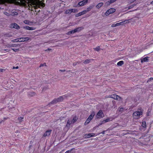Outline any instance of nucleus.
Instances as JSON below:
<instances>
[{
	"label": "nucleus",
	"instance_id": "58836bf2",
	"mask_svg": "<svg viewBox=\"0 0 153 153\" xmlns=\"http://www.w3.org/2000/svg\"><path fill=\"white\" fill-rule=\"evenodd\" d=\"M11 49L15 52H17L19 51V49H15L14 48H12Z\"/></svg>",
	"mask_w": 153,
	"mask_h": 153
},
{
	"label": "nucleus",
	"instance_id": "052dcab7",
	"mask_svg": "<svg viewBox=\"0 0 153 153\" xmlns=\"http://www.w3.org/2000/svg\"><path fill=\"white\" fill-rule=\"evenodd\" d=\"M39 12H40V10H39Z\"/></svg>",
	"mask_w": 153,
	"mask_h": 153
},
{
	"label": "nucleus",
	"instance_id": "e433bc0d",
	"mask_svg": "<svg viewBox=\"0 0 153 153\" xmlns=\"http://www.w3.org/2000/svg\"><path fill=\"white\" fill-rule=\"evenodd\" d=\"M77 63L78 64H79L80 63V62L78 61L77 62H75L73 63V65L74 66H76L77 65Z\"/></svg>",
	"mask_w": 153,
	"mask_h": 153
},
{
	"label": "nucleus",
	"instance_id": "f03ea898",
	"mask_svg": "<svg viewBox=\"0 0 153 153\" xmlns=\"http://www.w3.org/2000/svg\"><path fill=\"white\" fill-rule=\"evenodd\" d=\"M84 28L82 27H80L76 28L74 30H71L70 31H68L67 33V34L70 35L71 34L77 32H79L81 31V30L82 29H83Z\"/></svg>",
	"mask_w": 153,
	"mask_h": 153
},
{
	"label": "nucleus",
	"instance_id": "412c9836",
	"mask_svg": "<svg viewBox=\"0 0 153 153\" xmlns=\"http://www.w3.org/2000/svg\"><path fill=\"white\" fill-rule=\"evenodd\" d=\"M110 118H108L107 119L105 120H103L102 121V123H106L108 122H109V121H110Z\"/></svg>",
	"mask_w": 153,
	"mask_h": 153
},
{
	"label": "nucleus",
	"instance_id": "ea45409f",
	"mask_svg": "<svg viewBox=\"0 0 153 153\" xmlns=\"http://www.w3.org/2000/svg\"><path fill=\"white\" fill-rule=\"evenodd\" d=\"M82 1L84 2V4H85L88 2V0H83Z\"/></svg>",
	"mask_w": 153,
	"mask_h": 153
},
{
	"label": "nucleus",
	"instance_id": "0eeeda50",
	"mask_svg": "<svg viewBox=\"0 0 153 153\" xmlns=\"http://www.w3.org/2000/svg\"><path fill=\"white\" fill-rule=\"evenodd\" d=\"M149 57H142L140 59L141 63L145 62H147L149 61Z\"/></svg>",
	"mask_w": 153,
	"mask_h": 153
},
{
	"label": "nucleus",
	"instance_id": "20e7f679",
	"mask_svg": "<svg viewBox=\"0 0 153 153\" xmlns=\"http://www.w3.org/2000/svg\"><path fill=\"white\" fill-rule=\"evenodd\" d=\"M94 115V112H92L91 113L90 115L89 116L88 119H87L86 120L85 123V124L87 125L88 124L93 118Z\"/></svg>",
	"mask_w": 153,
	"mask_h": 153
},
{
	"label": "nucleus",
	"instance_id": "37998d69",
	"mask_svg": "<svg viewBox=\"0 0 153 153\" xmlns=\"http://www.w3.org/2000/svg\"><path fill=\"white\" fill-rule=\"evenodd\" d=\"M153 80V78L151 77L148 80V82H150L151 80Z\"/></svg>",
	"mask_w": 153,
	"mask_h": 153
},
{
	"label": "nucleus",
	"instance_id": "6e6d98bb",
	"mask_svg": "<svg viewBox=\"0 0 153 153\" xmlns=\"http://www.w3.org/2000/svg\"><path fill=\"white\" fill-rule=\"evenodd\" d=\"M19 68H16V69H18Z\"/></svg>",
	"mask_w": 153,
	"mask_h": 153
},
{
	"label": "nucleus",
	"instance_id": "1a4fd4ad",
	"mask_svg": "<svg viewBox=\"0 0 153 153\" xmlns=\"http://www.w3.org/2000/svg\"><path fill=\"white\" fill-rule=\"evenodd\" d=\"M22 38H20L12 40V42H22Z\"/></svg>",
	"mask_w": 153,
	"mask_h": 153
},
{
	"label": "nucleus",
	"instance_id": "aec40b11",
	"mask_svg": "<svg viewBox=\"0 0 153 153\" xmlns=\"http://www.w3.org/2000/svg\"><path fill=\"white\" fill-rule=\"evenodd\" d=\"M85 5V4H84V2L82 1L79 2L78 4V5L80 6H83Z\"/></svg>",
	"mask_w": 153,
	"mask_h": 153
},
{
	"label": "nucleus",
	"instance_id": "7ed1b4c3",
	"mask_svg": "<svg viewBox=\"0 0 153 153\" xmlns=\"http://www.w3.org/2000/svg\"><path fill=\"white\" fill-rule=\"evenodd\" d=\"M65 98V96H61L57 99L54 100L52 102H51V104H53L56 103L58 102H61L63 100L64 98Z\"/></svg>",
	"mask_w": 153,
	"mask_h": 153
},
{
	"label": "nucleus",
	"instance_id": "8fccbe9b",
	"mask_svg": "<svg viewBox=\"0 0 153 153\" xmlns=\"http://www.w3.org/2000/svg\"><path fill=\"white\" fill-rule=\"evenodd\" d=\"M59 71H61L62 72H64L65 71V70H59Z\"/></svg>",
	"mask_w": 153,
	"mask_h": 153
},
{
	"label": "nucleus",
	"instance_id": "7c9ffc66",
	"mask_svg": "<svg viewBox=\"0 0 153 153\" xmlns=\"http://www.w3.org/2000/svg\"><path fill=\"white\" fill-rule=\"evenodd\" d=\"M18 45L19 46V45L16 44H12L10 45V46L9 47H16L18 46Z\"/></svg>",
	"mask_w": 153,
	"mask_h": 153
},
{
	"label": "nucleus",
	"instance_id": "9d476101",
	"mask_svg": "<svg viewBox=\"0 0 153 153\" xmlns=\"http://www.w3.org/2000/svg\"><path fill=\"white\" fill-rule=\"evenodd\" d=\"M11 27L17 29H19V27L16 23L12 24L11 25Z\"/></svg>",
	"mask_w": 153,
	"mask_h": 153
},
{
	"label": "nucleus",
	"instance_id": "39448f33",
	"mask_svg": "<svg viewBox=\"0 0 153 153\" xmlns=\"http://www.w3.org/2000/svg\"><path fill=\"white\" fill-rule=\"evenodd\" d=\"M104 117V114L102 111L100 110L97 113L95 116L96 119H100L103 118Z\"/></svg>",
	"mask_w": 153,
	"mask_h": 153
},
{
	"label": "nucleus",
	"instance_id": "393cba45",
	"mask_svg": "<svg viewBox=\"0 0 153 153\" xmlns=\"http://www.w3.org/2000/svg\"><path fill=\"white\" fill-rule=\"evenodd\" d=\"M74 149V148L70 150H68V151H67L65 153H74V152H72L73 150Z\"/></svg>",
	"mask_w": 153,
	"mask_h": 153
},
{
	"label": "nucleus",
	"instance_id": "13d9d810",
	"mask_svg": "<svg viewBox=\"0 0 153 153\" xmlns=\"http://www.w3.org/2000/svg\"><path fill=\"white\" fill-rule=\"evenodd\" d=\"M33 6L34 7H36V5H35V4H33Z\"/></svg>",
	"mask_w": 153,
	"mask_h": 153
},
{
	"label": "nucleus",
	"instance_id": "49530a36",
	"mask_svg": "<svg viewBox=\"0 0 153 153\" xmlns=\"http://www.w3.org/2000/svg\"><path fill=\"white\" fill-rule=\"evenodd\" d=\"M111 27H115L116 26H115V24H113L111 25Z\"/></svg>",
	"mask_w": 153,
	"mask_h": 153
},
{
	"label": "nucleus",
	"instance_id": "cd10ccee",
	"mask_svg": "<svg viewBox=\"0 0 153 153\" xmlns=\"http://www.w3.org/2000/svg\"><path fill=\"white\" fill-rule=\"evenodd\" d=\"M71 12H72L76 13L78 11L76 9H71Z\"/></svg>",
	"mask_w": 153,
	"mask_h": 153
},
{
	"label": "nucleus",
	"instance_id": "72a5a7b5",
	"mask_svg": "<svg viewBox=\"0 0 153 153\" xmlns=\"http://www.w3.org/2000/svg\"><path fill=\"white\" fill-rule=\"evenodd\" d=\"M23 38H24V39L25 40H25V42L28 41L30 39L29 38L27 37H23Z\"/></svg>",
	"mask_w": 153,
	"mask_h": 153
},
{
	"label": "nucleus",
	"instance_id": "a878e982",
	"mask_svg": "<svg viewBox=\"0 0 153 153\" xmlns=\"http://www.w3.org/2000/svg\"><path fill=\"white\" fill-rule=\"evenodd\" d=\"M72 12H71V9L67 10L65 12V13L66 14H70Z\"/></svg>",
	"mask_w": 153,
	"mask_h": 153
},
{
	"label": "nucleus",
	"instance_id": "4468645a",
	"mask_svg": "<svg viewBox=\"0 0 153 153\" xmlns=\"http://www.w3.org/2000/svg\"><path fill=\"white\" fill-rule=\"evenodd\" d=\"M94 59H86L84 62L83 63L85 64H88L90 62H91L93 61Z\"/></svg>",
	"mask_w": 153,
	"mask_h": 153
},
{
	"label": "nucleus",
	"instance_id": "bf43d9fd",
	"mask_svg": "<svg viewBox=\"0 0 153 153\" xmlns=\"http://www.w3.org/2000/svg\"><path fill=\"white\" fill-rule=\"evenodd\" d=\"M131 8V7H130V6L129 7V8L130 9V8Z\"/></svg>",
	"mask_w": 153,
	"mask_h": 153
},
{
	"label": "nucleus",
	"instance_id": "f257e3e1",
	"mask_svg": "<svg viewBox=\"0 0 153 153\" xmlns=\"http://www.w3.org/2000/svg\"><path fill=\"white\" fill-rule=\"evenodd\" d=\"M143 113V110L141 109H139L133 113V116L135 119H138L140 117V116L142 115Z\"/></svg>",
	"mask_w": 153,
	"mask_h": 153
},
{
	"label": "nucleus",
	"instance_id": "5fc2aeb1",
	"mask_svg": "<svg viewBox=\"0 0 153 153\" xmlns=\"http://www.w3.org/2000/svg\"><path fill=\"white\" fill-rule=\"evenodd\" d=\"M7 118H5L4 117V120H5L7 119Z\"/></svg>",
	"mask_w": 153,
	"mask_h": 153
},
{
	"label": "nucleus",
	"instance_id": "bb28decb",
	"mask_svg": "<svg viewBox=\"0 0 153 153\" xmlns=\"http://www.w3.org/2000/svg\"><path fill=\"white\" fill-rule=\"evenodd\" d=\"M94 50L98 51L100 50V48L99 46H97V47L94 48Z\"/></svg>",
	"mask_w": 153,
	"mask_h": 153
},
{
	"label": "nucleus",
	"instance_id": "09e8293b",
	"mask_svg": "<svg viewBox=\"0 0 153 153\" xmlns=\"http://www.w3.org/2000/svg\"><path fill=\"white\" fill-rule=\"evenodd\" d=\"M22 42H25V41L24 40H24V38H23H23H22Z\"/></svg>",
	"mask_w": 153,
	"mask_h": 153
},
{
	"label": "nucleus",
	"instance_id": "f704fd0d",
	"mask_svg": "<svg viewBox=\"0 0 153 153\" xmlns=\"http://www.w3.org/2000/svg\"><path fill=\"white\" fill-rule=\"evenodd\" d=\"M46 63H44L43 64H41L39 66V67H42L43 66H46Z\"/></svg>",
	"mask_w": 153,
	"mask_h": 153
},
{
	"label": "nucleus",
	"instance_id": "473e14b6",
	"mask_svg": "<svg viewBox=\"0 0 153 153\" xmlns=\"http://www.w3.org/2000/svg\"><path fill=\"white\" fill-rule=\"evenodd\" d=\"M81 15H82V14L81 12H79V13L76 14V17H79L81 16Z\"/></svg>",
	"mask_w": 153,
	"mask_h": 153
},
{
	"label": "nucleus",
	"instance_id": "c85d7f7f",
	"mask_svg": "<svg viewBox=\"0 0 153 153\" xmlns=\"http://www.w3.org/2000/svg\"><path fill=\"white\" fill-rule=\"evenodd\" d=\"M18 14V13L16 12H13L11 13V15L13 16H16Z\"/></svg>",
	"mask_w": 153,
	"mask_h": 153
},
{
	"label": "nucleus",
	"instance_id": "c9c22d12",
	"mask_svg": "<svg viewBox=\"0 0 153 153\" xmlns=\"http://www.w3.org/2000/svg\"><path fill=\"white\" fill-rule=\"evenodd\" d=\"M82 15H84V14H86L87 12H86V10H84L83 11L81 12Z\"/></svg>",
	"mask_w": 153,
	"mask_h": 153
},
{
	"label": "nucleus",
	"instance_id": "4c0bfd02",
	"mask_svg": "<svg viewBox=\"0 0 153 153\" xmlns=\"http://www.w3.org/2000/svg\"><path fill=\"white\" fill-rule=\"evenodd\" d=\"M122 23V22H121L118 23H117L116 24H115V26L116 27V26H118L120 25H121V24Z\"/></svg>",
	"mask_w": 153,
	"mask_h": 153
},
{
	"label": "nucleus",
	"instance_id": "4be33fe9",
	"mask_svg": "<svg viewBox=\"0 0 153 153\" xmlns=\"http://www.w3.org/2000/svg\"><path fill=\"white\" fill-rule=\"evenodd\" d=\"M24 119V117H19L18 118V120L20 122H21L23 121V120Z\"/></svg>",
	"mask_w": 153,
	"mask_h": 153
},
{
	"label": "nucleus",
	"instance_id": "c756f323",
	"mask_svg": "<svg viewBox=\"0 0 153 153\" xmlns=\"http://www.w3.org/2000/svg\"><path fill=\"white\" fill-rule=\"evenodd\" d=\"M110 13V12L108 10L105 13V14L106 16H108L110 14H111V13Z\"/></svg>",
	"mask_w": 153,
	"mask_h": 153
},
{
	"label": "nucleus",
	"instance_id": "864d4df0",
	"mask_svg": "<svg viewBox=\"0 0 153 153\" xmlns=\"http://www.w3.org/2000/svg\"><path fill=\"white\" fill-rule=\"evenodd\" d=\"M47 50L50 51L51 50V49H50V48H48L47 50H46V51H47Z\"/></svg>",
	"mask_w": 153,
	"mask_h": 153
},
{
	"label": "nucleus",
	"instance_id": "3c124183",
	"mask_svg": "<svg viewBox=\"0 0 153 153\" xmlns=\"http://www.w3.org/2000/svg\"><path fill=\"white\" fill-rule=\"evenodd\" d=\"M105 131H102L101 133L102 134H105Z\"/></svg>",
	"mask_w": 153,
	"mask_h": 153
},
{
	"label": "nucleus",
	"instance_id": "2eb2a0df",
	"mask_svg": "<svg viewBox=\"0 0 153 153\" xmlns=\"http://www.w3.org/2000/svg\"><path fill=\"white\" fill-rule=\"evenodd\" d=\"M103 4V2H100L97 5L96 7L97 8L99 9L101 7Z\"/></svg>",
	"mask_w": 153,
	"mask_h": 153
},
{
	"label": "nucleus",
	"instance_id": "423d86ee",
	"mask_svg": "<svg viewBox=\"0 0 153 153\" xmlns=\"http://www.w3.org/2000/svg\"><path fill=\"white\" fill-rule=\"evenodd\" d=\"M108 97L111 98L118 100H119L121 99V98L119 96L115 94L109 95Z\"/></svg>",
	"mask_w": 153,
	"mask_h": 153
},
{
	"label": "nucleus",
	"instance_id": "6e6552de",
	"mask_svg": "<svg viewBox=\"0 0 153 153\" xmlns=\"http://www.w3.org/2000/svg\"><path fill=\"white\" fill-rule=\"evenodd\" d=\"M95 134L94 133H89L88 134H86L84 135V137L85 138H88L91 137L95 136Z\"/></svg>",
	"mask_w": 153,
	"mask_h": 153
},
{
	"label": "nucleus",
	"instance_id": "a19ab883",
	"mask_svg": "<svg viewBox=\"0 0 153 153\" xmlns=\"http://www.w3.org/2000/svg\"><path fill=\"white\" fill-rule=\"evenodd\" d=\"M117 0H110V2L111 3H113L115 2Z\"/></svg>",
	"mask_w": 153,
	"mask_h": 153
},
{
	"label": "nucleus",
	"instance_id": "f3484780",
	"mask_svg": "<svg viewBox=\"0 0 153 153\" xmlns=\"http://www.w3.org/2000/svg\"><path fill=\"white\" fill-rule=\"evenodd\" d=\"M94 6L93 5H91L90 6L88 7L87 8L86 11L87 12L89 11L90 10L92 9L94 7Z\"/></svg>",
	"mask_w": 153,
	"mask_h": 153
},
{
	"label": "nucleus",
	"instance_id": "2f4dec72",
	"mask_svg": "<svg viewBox=\"0 0 153 153\" xmlns=\"http://www.w3.org/2000/svg\"><path fill=\"white\" fill-rule=\"evenodd\" d=\"M142 126L143 127L145 128L146 126V123L145 122H142Z\"/></svg>",
	"mask_w": 153,
	"mask_h": 153
},
{
	"label": "nucleus",
	"instance_id": "de8ad7c7",
	"mask_svg": "<svg viewBox=\"0 0 153 153\" xmlns=\"http://www.w3.org/2000/svg\"><path fill=\"white\" fill-rule=\"evenodd\" d=\"M22 42H25V41L24 40H24V38H23H23H22Z\"/></svg>",
	"mask_w": 153,
	"mask_h": 153
},
{
	"label": "nucleus",
	"instance_id": "603ef678",
	"mask_svg": "<svg viewBox=\"0 0 153 153\" xmlns=\"http://www.w3.org/2000/svg\"><path fill=\"white\" fill-rule=\"evenodd\" d=\"M31 94H32L31 95L32 96H33V95H35V93L34 92H33Z\"/></svg>",
	"mask_w": 153,
	"mask_h": 153
},
{
	"label": "nucleus",
	"instance_id": "b1692460",
	"mask_svg": "<svg viewBox=\"0 0 153 153\" xmlns=\"http://www.w3.org/2000/svg\"><path fill=\"white\" fill-rule=\"evenodd\" d=\"M24 22L26 24L30 25L31 23V22H30L27 20H25L24 21Z\"/></svg>",
	"mask_w": 153,
	"mask_h": 153
},
{
	"label": "nucleus",
	"instance_id": "dca6fc26",
	"mask_svg": "<svg viewBox=\"0 0 153 153\" xmlns=\"http://www.w3.org/2000/svg\"><path fill=\"white\" fill-rule=\"evenodd\" d=\"M108 10H109V11L110 12L109 13H110L111 14V13H114V12H115L116 10V9H115L114 8H111L109 9Z\"/></svg>",
	"mask_w": 153,
	"mask_h": 153
},
{
	"label": "nucleus",
	"instance_id": "a211bd4d",
	"mask_svg": "<svg viewBox=\"0 0 153 153\" xmlns=\"http://www.w3.org/2000/svg\"><path fill=\"white\" fill-rule=\"evenodd\" d=\"M124 63V61H120L117 63V65L118 66H121Z\"/></svg>",
	"mask_w": 153,
	"mask_h": 153
},
{
	"label": "nucleus",
	"instance_id": "f8f14e48",
	"mask_svg": "<svg viewBox=\"0 0 153 153\" xmlns=\"http://www.w3.org/2000/svg\"><path fill=\"white\" fill-rule=\"evenodd\" d=\"M51 130H49L46 131V132L44 134V136L46 137L49 136L51 132Z\"/></svg>",
	"mask_w": 153,
	"mask_h": 153
},
{
	"label": "nucleus",
	"instance_id": "ddd939ff",
	"mask_svg": "<svg viewBox=\"0 0 153 153\" xmlns=\"http://www.w3.org/2000/svg\"><path fill=\"white\" fill-rule=\"evenodd\" d=\"M24 28L26 30H34L36 29V28L34 27H30L29 26H27L26 27H24Z\"/></svg>",
	"mask_w": 153,
	"mask_h": 153
},
{
	"label": "nucleus",
	"instance_id": "a18cd8bd",
	"mask_svg": "<svg viewBox=\"0 0 153 153\" xmlns=\"http://www.w3.org/2000/svg\"><path fill=\"white\" fill-rule=\"evenodd\" d=\"M4 70L3 69H0V73L2 72L3 71H4Z\"/></svg>",
	"mask_w": 153,
	"mask_h": 153
},
{
	"label": "nucleus",
	"instance_id": "c03bdc74",
	"mask_svg": "<svg viewBox=\"0 0 153 153\" xmlns=\"http://www.w3.org/2000/svg\"><path fill=\"white\" fill-rule=\"evenodd\" d=\"M123 108H120L119 111H123Z\"/></svg>",
	"mask_w": 153,
	"mask_h": 153
},
{
	"label": "nucleus",
	"instance_id": "79ce46f5",
	"mask_svg": "<svg viewBox=\"0 0 153 153\" xmlns=\"http://www.w3.org/2000/svg\"><path fill=\"white\" fill-rule=\"evenodd\" d=\"M104 124V123H102V121H101V123H99L98 125V126H100V125H102V124Z\"/></svg>",
	"mask_w": 153,
	"mask_h": 153
},
{
	"label": "nucleus",
	"instance_id": "5701e85b",
	"mask_svg": "<svg viewBox=\"0 0 153 153\" xmlns=\"http://www.w3.org/2000/svg\"><path fill=\"white\" fill-rule=\"evenodd\" d=\"M77 120V118L76 117H74L72 120H71V123H75Z\"/></svg>",
	"mask_w": 153,
	"mask_h": 153
},
{
	"label": "nucleus",
	"instance_id": "6ab92c4d",
	"mask_svg": "<svg viewBox=\"0 0 153 153\" xmlns=\"http://www.w3.org/2000/svg\"><path fill=\"white\" fill-rule=\"evenodd\" d=\"M71 120H68L67 122L66 126L67 127H69L70 126L71 124L72 123H71Z\"/></svg>",
	"mask_w": 153,
	"mask_h": 153
},
{
	"label": "nucleus",
	"instance_id": "9b49d317",
	"mask_svg": "<svg viewBox=\"0 0 153 153\" xmlns=\"http://www.w3.org/2000/svg\"><path fill=\"white\" fill-rule=\"evenodd\" d=\"M39 0V8H43V7L45 6V4L42 2V1H40Z\"/></svg>",
	"mask_w": 153,
	"mask_h": 153
},
{
	"label": "nucleus",
	"instance_id": "4d7b16f0",
	"mask_svg": "<svg viewBox=\"0 0 153 153\" xmlns=\"http://www.w3.org/2000/svg\"><path fill=\"white\" fill-rule=\"evenodd\" d=\"M2 121H3V120H2L0 122V123H1V122H2Z\"/></svg>",
	"mask_w": 153,
	"mask_h": 153
}]
</instances>
